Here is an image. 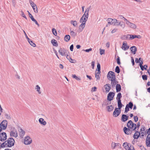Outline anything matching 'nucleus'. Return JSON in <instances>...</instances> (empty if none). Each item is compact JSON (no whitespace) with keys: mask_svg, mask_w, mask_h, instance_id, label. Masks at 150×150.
I'll return each instance as SVG.
<instances>
[{"mask_svg":"<svg viewBox=\"0 0 150 150\" xmlns=\"http://www.w3.org/2000/svg\"><path fill=\"white\" fill-rule=\"evenodd\" d=\"M147 133L148 134V136H149V135L150 136V127L148 130Z\"/></svg>","mask_w":150,"mask_h":150,"instance_id":"64","label":"nucleus"},{"mask_svg":"<svg viewBox=\"0 0 150 150\" xmlns=\"http://www.w3.org/2000/svg\"><path fill=\"white\" fill-rule=\"evenodd\" d=\"M128 117L129 116H128L123 114L122 116L121 120L123 122H125L128 120Z\"/></svg>","mask_w":150,"mask_h":150,"instance_id":"15","label":"nucleus"},{"mask_svg":"<svg viewBox=\"0 0 150 150\" xmlns=\"http://www.w3.org/2000/svg\"><path fill=\"white\" fill-rule=\"evenodd\" d=\"M29 43L33 47H35L36 46V45L35 44L33 43L32 41H30V42H29Z\"/></svg>","mask_w":150,"mask_h":150,"instance_id":"53","label":"nucleus"},{"mask_svg":"<svg viewBox=\"0 0 150 150\" xmlns=\"http://www.w3.org/2000/svg\"><path fill=\"white\" fill-rule=\"evenodd\" d=\"M104 87L105 88L106 92L107 93L109 92L111 88L110 86L108 84L105 85Z\"/></svg>","mask_w":150,"mask_h":150,"instance_id":"21","label":"nucleus"},{"mask_svg":"<svg viewBox=\"0 0 150 150\" xmlns=\"http://www.w3.org/2000/svg\"><path fill=\"white\" fill-rule=\"evenodd\" d=\"M7 124L8 122L6 120H3L0 124V127L1 129L3 130L5 129L7 127Z\"/></svg>","mask_w":150,"mask_h":150,"instance_id":"7","label":"nucleus"},{"mask_svg":"<svg viewBox=\"0 0 150 150\" xmlns=\"http://www.w3.org/2000/svg\"><path fill=\"white\" fill-rule=\"evenodd\" d=\"M127 150H135V149L132 145H130V146H129L128 148V149Z\"/></svg>","mask_w":150,"mask_h":150,"instance_id":"48","label":"nucleus"},{"mask_svg":"<svg viewBox=\"0 0 150 150\" xmlns=\"http://www.w3.org/2000/svg\"><path fill=\"white\" fill-rule=\"evenodd\" d=\"M129 108L126 105L125 110V113H127L129 110Z\"/></svg>","mask_w":150,"mask_h":150,"instance_id":"54","label":"nucleus"},{"mask_svg":"<svg viewBox=\"0 0 150 150\" xmlns=\"http://www.w3.org/2000/svg\"><path fill=\"white\" fill-rule=\"evenodd\" d=\"M35 89L39 94H41V91H40V88L39 86L38 85L36 86Z\"/></svg>","mask_w":150,"mask_h":150,"instance_id":"23","label":"nucleus"},{"mask_svg":"<svg viewBox=\"0 0 150 150\" xmlns=\"http://www.w3.org/2000/svg\"><path fill=\"white\" fill-rule=\"evenodd\" d=\"M97 88L96 87H93L92 88L91 91L92 92H95L96 91Z\"/></svg>","mask_w":150,"mask_h":150,"instance_id":"61","label":"nucleus"},{"mask_svg":"<svg viewBox=\"0 0 150 150\" xmlns=\"http://www.w3.org/2000/svg\"><path fill=\"white\" fill-rule=\"evenodd\" d=\"M107 108L108 112H110L113 110L114 107L112 105L108 106L107 107Z\"/></svg>","mask_w":150,"mask_h":150,"instance_id":"30","label":"nucleus"},{"mask_svg":"<svg viewBox=\"0 0 150 150\" xmlns=\"http://www.w3.org/2000/svg\"><path fill=\"white\" fill-rule=\"evenodd\" d=\"M130 49L132 53H133L134 54H136L137 50L136 47L135 46H133L131 47L130 48Z\"/></svg>","mask_w":150,"mask_h":150,"instance_id":"22","label":"nucleus"},{"mask_svg":"<svg viewBox=\"0 0 150 150\" xmlns=\"http://www.w3.org/2000/svg\"><path fill=\"white\" fill-rule=\"evenodd\" d=\"M121 112L120 109L117 108H116L113 114V115L114 117H117L120 114Z\"/></svg>","mask_w":150,"mask_h":150,"instance_id":"9","label":"nucleus"},{"mask_svg":"<svg viewBox=\"0 0 150 150\" xmlns=\"http://www.w3.org/2000/svg\"><path fill=\"white\" fill-rule=\"evenodd\" d=\"M51 42V43L52 44V45L53 46L56 47H57L58 46V44L57 43V42L56 41V40H55V39H53L52 40Z\"/></svg>","mask_w":150,"mask_h":150,"instance_id":"27","label":"nucleus"},{"mask_svg":"<svg viewBox=\"0 0 150 150\" xmlns=\"http://www.w3.org/2000/svg\"><path fill=\"white\" fill-rule=\"evenodd\" d=\"M116 146V147H118L119 149H121V145L119 143H117Z\"/></svg>","mask_w":150,"mask_h":150,"instance_id":"57","label":"nucleus"},{"mask_svg":"<svg viewBox=\"0 0 150 150\" xmlns=\"http://www.w3.org/2000/svg\"><path fill=\"white\" fill-rule=\"evenodd\" d=\"M117 143L112 142L111 143V147L112 149H115L116 147Z\"/></svg>","mask_w":150,"mask_h":150,"instance_id":"35","label":"nucleus"},{"mask_svg":"<svg viewBox=\"0 0 150 150\" xmlns=\"http://www.w3.org/2000/svg\"><path fill=\"white\" fill-rule=\"evenodd\" d=\"M107 21L108 23V24L107 25V26H108V24H109V25L116 26V23H117V20L116 19H112L109 18H108Z\"/></svg>","mask_w":150,"mask_h":150,"instance_id":"5","label":"nucleus"},{"mask_svg":"<svg viewBox=\"0 0 150 150\" xmlns=\"http://www.w3.org/2000/svg\"><path fill=\"white\" fill-rule=\"evenodd\" d=\"M100 74V72H96L95 73V77L96 79L97 80H99L100 79V77L99 76Z\"/></svg>","mask_w":150,"mask_h":150,"instance_id":"36","label":"nucleus"},{"mask_svg":"<svg viewBox=\"0 0 150 150\" xmlns=\"http://www.w3.org/2000/svg\"><path fill=\"white\" fill-rule=\"evenodd\" d=\"M117 103H118V108L119 109H120L122 106V104L121 102V100H117Z\"/></svg>","mask_w":150,"mask_h":150,"instance_id":"29","label":"nucleus"},{"mask_svg":"<svg viewBox=\"0 0 150 150\" xmlns=\"http://www.w3.org/2000/svg\"><path fill=\"white\" fill-rule=\"evenodd\" d=\"M114 93L112 92H110L108 95V100L110 101L112 100V99H113V98L114 97Z\"/></svg>","mask_w":150,"mask_h":150,"instance_id":"11","label":"nucleus"},{"mask_svg":"<svg viewBox=\"0 0 150 150\" xmlns=\"http://www.w3.org/2000/svg\"><path fill=\"white\" fill-rule=\"evenodd\" d=\"M70 33H71V35H72L73 36H75V35H76L75 33V32H74V31H73L71 30H70Z\"/></svg>","mask_w":150,"mask_h":150,"instance_id":"59","label":"nucleus"},{"mask_svg":"<svg viewBox=\"0 0 150 150\" xmlns=\"http://www.w3.org/2000/svg\"><path fill=\"white\" fill-rule=\"evenodd\" d=\"M125 21L126 24L129 28L134 29L137 28V26L135 24L130 22L126 18H125Z\"/></svg>","mask_w":150,"mask_h":150,"instance_id":"4","label":"nucleus"},{"mask_svg":"<svg viewBox=\"0 0 150 150\" xmlns=\"http://www.w3.org/2000/svg\"><path fill=\"white\" fill-rule=\"evenodd\" d=\"M62 52H63L65 54L66 53H67V52H68V51L64 49H63L62 50H61Z\"/></svg>","mask_w":150,"mask_h":150,"instance_id":"62","label":"nucleus"},{"mask_svg":"<svg viewBox=\"0 0 150 150\" xmlns=\"http://www.w3.org/2000/svg\"><path fill=\"white\" fill-rule=\"evenodd\" d=\"M121 48L122 50L126 51L129 48V47L127 45L126 42H124L123 43Z\"/></svg>","mask_w":150,"mask_h":150,"instance_id":"12","label":"nucleus"},{"mask_svg":"<svg viewBox=\"0 0 150 150\" xmlns=\"http://www.w3.org/2000/svg\"><path fill=\"white\" fill-rule=\"evenodd\" d=\"M92 50V49L91 48H90L89 49H87L85 50H83L86 52H89L91 51Z\"/></svg>","mask_w":150,"mask_h":150,"instance_id":"55","label":"nucleus"},{"mask_svg":"<svg viewBox=\"0 0 150 150\" xmlns=\"http://www.w3.org/2000/svg\"><path fill=\"white\" fill-rule=\"evenodd\" d=\"M38 121L39 123L42 125L45 126L46 125V122L42 118H39Z\"/></svg>","mask_w":150,"mask_h":150,"instance_id":"16","label":"nucleus"},{"mask_svg":"<svg viewBox=\"0 0 150 150\" xmlns=\"http://www.w3.org/2000/svg\"><path fill=\"white\" fill-rule=\"evenodd\" d=\"M32 142L31 139L29 136L26 137L24 139V143L25 145H28L31 144Z\"/></svg>","mask_w":150,"mask_h":150,"instance_id":"8","label":"nucleus"},{"mask_svg":"<svg viewBox=\"0 0 150 150\" xmlns=\"http://www.w3.org/2000/svg\"><path fill=\"white\" fill-rule=\"evenodd\" d=\"M70 38V36L69 35H65L64 38V40L66 42H68Z\"/></svg>","mask_w":150,"mask_h":150,"instance_id":"33","label":"nucleus"},{"mask_svg":"<svg viewBox=\"0 0 150 150\" xmlns=\"http://www.w3.org/2000/svg\"><path fill=\"white\" fill-rule=\"evenodd\" d=\"M14 140L12 138H10L2 143L1 144V147H11L14 145Z\"/></svg>","mask_w":150,"mask_h":150,"instance_id":"1","label":"nucleus"},{"mask_svg":"<svg viewBox=\"0 0 150 150\" xmlns=\"http://www.w3.org/2000/svg\"><path fill=\"white\" fill-rule=\"evenodd\" d=\"M124 131L125 133L127 134H129L131 133V131L130 129L125 127L124 128Z\"/></svg>","mask_w":150,"mask_h":150,"instance_id":"17","label":"nucleus"},{"mask_svg":"<svg viewBox=\"0 0 150 150\" xmlns=\"http://www.w3.org/2000/svg\"><path fill=\"white\" fill-rule=\"evenodd\" d=\"M30 3L32 7L34 6L35 7H36V4H35L32 1H30Z\"/></svg>","mask_w":150,"mask_h":150,"instance_id":"49","label":"nucleus"},{"mask_svg":"<svg viewBox=\"0 0 150 150\" xmlns=\"http://www.w3.org/2000/svg\"><path fill=\"white\" fill-rule=\"evenodd\" d=\"M116 92H118L120 91L121 90V87L120 84H117L116 87Z\"/></svg>","mask_w":150,"mask_h":150,"instance_id":"28","label":"nucleus"},{"mask_svg":"<svg viewBox=\"0 0 150 150\" xmlns=\"http://www.w3.org/2000/svg\"><path fill=\"white\" fill-rule=\"evenodd\" d=\"M4 115L6 119L9 120L11 119V117L10 116L8 113H5L4 114Z\"/></svg>","mask_w":150,"mask_h":150,"instance_id":"41","label":"nucleus"},{"mask_svg":"<svg viewBox=\"0 0 150 150\" xmlns=\"http://www.w3.org/2000/svg\"><path fill=\"white\" fill-rule=\"evenodd\" d=\"M70 23L74 26H76L77 25V22L76 21H71Z\"/></svg>","mask_w":150,"mask_h":150,"instance_id":"32","label":"nucleus"},{"mask_svg":"<svg viewBox=\"0 0 150 150\" xmlns=\"http://www.w3.org/2000/svg\"><path fill=\"white\" fill-rule=\"evenodd\" d=\"M140 135V133H139L138 131H136L133 137L135 139H137L139 137Z\"/></svg>","mask_w":150,"mask_h":150,"instance_id":"24","label":"nucleus"},{"mask_svg":"<svg viewBox=\"0 0 150 150\" xmlns=\"http://www.w3.org/2000/svg\"><path fill=\"white\" fill-rule=\"evenodd\" d=\"M142 77L144 80H147V76L146 75H143Z\"/></svg>","mask_w":150,"mask_h":150,"instance_id":"56","label":"nucleus"},{"mask_svg":"<svg viewBox=\"0 0 150 150\" xmlns=\"http://www.w3.org/2000/svg\"><path fill=\"white\" fill-rule=\"evenodd\" d=\"M140 67L142 71L144 70V69L146 70V68L147 67V66L146 65H144V66H143L142 65H140Z\"/></svg>","mask_w":150,"mask_h":150,"instance_id":"37","label":"nucleus"},{"mask_svg":"<svg viewBox=\"0 0 150 150\" xmlns=\"http://www.w3.org/2000/svg\"><path fill=\"white\" fill-rule=\"evenodd\" d=\"M122 97V95L121 93H119L117 94L116 99L117 100H120V99Z\"/></svg>","mask_w":150,"mask_h":150,"instance_id":"39","label":"nucleus"},{"mask_svg":"<svg viewBox=\"0 0 150 150\" xmlns=\"http://www.w3.org/2000/svg\"><path fill=\"white\" fill-rule=\"evenodd\" d=\"M90 9V7H88L86 9L84 14L83 15L80 20V22H84V23H86L88 17V12Z\"/></svg>","mask_w":150,"mask_h":150,"instance_id":"2","label":"nucleus"},{"mask_svg":"<svg viewBox=\"0 0 150 150\" xmlns=\"http://www.w3.org/2000/svg\"><path fill=\"white\" fill-rule=\"evenodd\" d=\"M11 137H18V133L16 130H13L11 131L10 133Z\"/></svg>","mask_w":150,"mask_h":150,"instance_id":"14","label":"nucleus"},{"mask_svg":"<svg viewBox=\"0 0 150 150\" xmlns=\"http://www.w3.org/2000/svg\"><path fill=\"white\" fill-rule=\"evenodd\" d=\"M133 104L132 102H130L128 104H127L126 105L128 106L129 108L132 109L133 106Z\"/></svg>","mask_w":150,"mask_h":150,"instance_id":"40","label":"nucleus"},{"mask_svg":"<svg viewBox=\"0 0 150 150\" xmlns=\"http://www.w3.org/2000/svg\"><path fill=\"white\" fill-rule=\"evenodd\" d=\"M135 38H136V35H130V36L129 37L130 40H132Z\"/></svg>","mask_w":150,"mask_h":150,"instance_id":"47","label":"nucleus"},{"mask_svg":"<svg viewBox=\"0 0 150 150\" xmlns=\"http://www.w3.org/2000/svg\"><path fill=\"white\" fill-rule=\"evenodd\" d=\"M72 77L78 81L81 80V78L77 76L75 74H72Z\"/></svg>","mask_w":150,"mask_h":150,"instance_id":"38","label":"nucleus"},{"mask_svg":"<svg viewBox=\"0 0 150 150\" xmlns=\"http://www.w3.org/2000/svg\"><path fill=\"white\" fill-rule=\"evenodd\" d=\"M58 52L62 56H64L65 55H66V54L62 51L61 49L59 50Z\"/></svg>","mask_w":150,"mask_h":150,"instance_id":"50","label":"nucleus"},{"mask_svg":"<svg viewBox=\"0 0 150 150\" xmlns=\"http://www.w3.org/2000/svg\"><path fill=\"white\" fill-rule=\"evenodd\" d=\"M130 145L131 144H129L127 142H125L123 144L122 146L126 150H127L128 149V148L129 146H130Z\"/></svg>","mask_w":150,"mask_h":150,"instance_id":"19","label":"nucleus"},{"mask_svg":"<svg viewBox=\"0 0 150 150\" xmlns=\"http://www.w3.org/2000/svg\"><path fill=\"white\" fill-rule=\"evenodd\" d=\"M80 23H82L79 26V27H80V28H82L81 30V31L84 28L86 23H84L83 22H80Z\"/></svg>","mask_w":150,"mask_h":150,"instance_id":"34","label":"nucleus"},{"mask_svg":"<svg viewBox=\"0 0 150 150\" xmlns=\"http://www.w3.org/2000/svg\"><path fill=\"white\" fill-rule=\"evenodd\" d=\"M33 9V10H34V12L35 13H38V8L37 7V6H36V7H32Z\"/></svg>","mask_w":150,"mask_h":150,"instance_id":"46","label":"nucleus"},{"mask_svg":"<svg viewBox=\"0 0 150 150\" xmlns=\"http://www.w3.org/2000/svg\"><path fill=\"white\" fill-rule=\"evenodd\" d=\"M20 135L21 137H23L25 133L24 131L22 129H21L19 131Z\"/></svg>","mask_w":150,"mask_h":150,"instance_id":"26","label":"nucleus"},{"mask_svg":"<svg viewBox=\"0 0 150 150\" xmlns=\"http://www.w3.org/2000/svg\"><path fill=\"white\" fill-rule=\"evenodd\" d=\"M7 136L5 132H2L0 134V141L3 142L5 140Z\"/></svg>","mask_w":150,"mask_h":150,"instance_id":"10","label":"nucleus"},{"mask_svg":"<svg viewBox=\"0 0 150 150\" xmlns=\"http://www.w3.org/2000/svg\"><path fill=\"white\" fill-rule=\"evenodd\" d=\"M111 85L112 87H114L118 83L116 79H114V80H111Z\"/></svg>","mask_w":150,"mask_h":150,"instance_id":"25","label":"nucleus"},{"mask_svg":"<svg viewBox=\"0 0 150 150\" xmlns=\"http://www.w3.org/2000/svg\"><path fill=\"white\" fill-rule=\"evenodd\" d=\"M95 62L94 61H92L91 63V66H92V68L93 69H94L95 66Z\"/></svg>","mask_w":150,"mask_h":150,"instance_id":"58","label":"nucleus"},{"mask_svg":"<svg viewBox=\"0 0 150 150\" xmlns=\"http://www.w3.org/2000/svg\"><path fill=\"white\" fill-rule=\"evenodd\" d=\"M115 71L117 73H119L120 72V69L119 67L117 66L115 69Z\"/></svg>","mask_w":150,"mask_h":150,"instance_id":"44","label":"nucleus"},{"mask_svg":"<svg viewBox=\"0 0 150 150\" xmlns=\"http://www.w3.org/2000/svg\"><path fill=\"white\" fill-rule=\"evenodd\" d=\"M97 70L98 71V72H100V65L99 63L97 65Z\"/></svg>","mask_w":150,"mask_h":150,"instance_id":"52","label":"nucleus"},{"mask_svg":"<svg viewBox=\"0 0 150 150\" xmlns=\"http://www.w3.org/2000/svg\"><path fill=\"white\" fill-rule=\"evenodd\" d=\"M118 25H120L121 28H124L125 26V25L123 22L117 20L116 26Z\"/></svg>","mask_w":150,"mask_h":150,"instance_id":"13","label":"nucleus"},{"mask_svg":"<svg viewBox=\"0 0 150 150\" xmlns=\"http://www.w3.org/2000/svg\"><path fill=\"white\" fill-rule=\"evenodd\" d=\"M134 118L135 122H137L138 121V118L137 116H134Z\"/></svg>","mask_w":150,"mask_h":150,"instance_id":"60","label":"nucleus"},{"mask_svg":"<svg viewBox=\"0 0 150 150\" xmlns=\"http://www.w3.org/2000/svg\"><path fill=\"white\" fill-rule=\"evenodd\" d=\"M117 63L119 65L120 64V58L118 57H117Z\"/></svg>","mask_w":150,"mask_h":150,"instance_id":"63","label":"nucleus"},{"mask_svg":"<svg viewBox=\"0 0 150 150\" xmlns=\"http://www.w3.org/2000/svg\"><path fill=\"white\" fill-rule=\"evenodd\" d=\"M130 36V35L128 34L125 35H124L122 38V39L124 40H130L129 37Z\"/></svg>","mask_w":150,"mask_h":150,"instance_id":"31","label":"nucleus"},{"mask_svg":"<svg viewBox=\"0 0 150 150\" xmlns=\"http://www.w3.org/2000/svg\"><path fill=\"white\" fill-rule=\"evenodd\" d=\"M21 16L23 17L24 18L26 19H27V17L24 14V13H23V11H21Z\"/></svg>","mask_w":150,"mask_h":150,"instance_id":"51","label":"nucleus"},{"mask_svg":"<svg viewBox=\"0 0 150 150\" xmlns=\"http://www.w3.org/2000/svg\"><path fill=\"white\" fill-rule=\"evenodd\" d=\"M52 32L54 35L55 36L57 35V31L56 30L55 28H53L52 29Z\"/></svg>","mask_w":150,"mask_h":150,"instance_id":"42","label":"nucleus"},{"mask_svg":"<svg viewBox=\"0 0 150 150\" xmlns=\"http://www.w3.org/2000/svg\"><path fill=\"white\" fill-rule=\"evenodd\" d=\"M107 77L109 80L110 81L114 80L115 79V73L112 71H110L107 74Z\"/></svg>","mask_w":150,"mask_h":150,"instance_id":"6","label":"nucleus"},{"mask_svg":"<svg viewBox=\"0 0 150 150\" xmlns=\"http://www.w3.org/2000/svg\"><path fill=\"white\" fill-rule=\"evenodd\" d=\"M146 144L148 147L150 146V136H147L146 139Z\"/></svg>","mask_w":150,"mask_h":150,"instance_id":"20","label":"nucleus"},{"mask_svg":"<svg viewBox=\"0 0 150 150\" xmlns=\"http://www.w3.org/2000/svg\"><path fill=\"white\" fill-rule=\"evenodd\" d=\"M31 19L35 23L38 25V26H39V25L37 21H36V20L33 17L32 18H31Z\"/></svg>","mask_w":150,"mask_h":150,"instance_id":"43","label":"nucleus"},{"mask_svg":"<svg viewBox=\"0 0 150 150\" xmlns=\"http://www.w3.org/2000/svg\"><path fill=\"white\" fill-rule=\"evenodd\" d=\"M100 55H102L105 54V50L104 49H100Z\"/></svg>","mask_w":150,"mask_h":150,"instance_id":"45","label":"nucleus"},{"mask_svg":"<svg viewBox=\"0 0 150 150\" xmlns=\"http://www.w3.org/2000/svg\"><path fill=\"white\" fill-rule=\"evenodd\" d=\"M127 126L133 130H134L137 128V125L134 124L131 120H130L127 123Z\"/></svg>","mask_w":150,"mask_h":150,"instance_id":"3","label":"nucleus"},{"mask_svg":"<svg viewBox=\"0 0 150 150\" xmlns=\"http://www.w3.org/2000/svg\"><path fill=\"white\" fill-rule=\"evenodd\" d=\"M110 101L108 100H105L103 101V103L102 104V106L103 107H104L110 104Z\"/></svg>","mask_w":150,"mask_h":150,"instance_id":"18","label":"nucleus"}]
</instances>
